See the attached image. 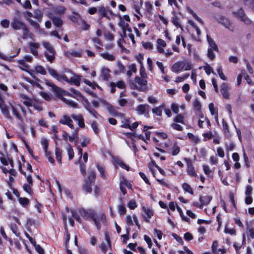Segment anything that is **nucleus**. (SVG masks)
I'll return each mask as SVG.
<instances>
[{
  "label": "nucleus",
  "mask_w": 254,
  "mask_h": 254,
  "mask_svg": "<svg viewBox=\"0 0 254 254\" xmlns=\"http://www.w3.org/2000/svg\"><path fill=\"white\" fill-rule=\"evenodd\" d=\"M46 84L51 88V90L54 92L56 96L59 97H61L63 95H68L70 97L76 98L78 100H84L86 102H87V100L84 98L79 91L76 90L73 88H71L70 89L71 93H69L49 81H46Z\"/></svg>",
  "instance_id": "1"
},
{
  "label": "nucleus",
  "mask_w": 254,
  "mask_h": 254,
  "mask_svg": "<svg viewBox=\"0 0 254 254\" xmlns=\"http://www.w3.org/2000/svg\"><path fill=\"white\" fill-rule=\"evenodd\" d=\"M11 27L14 30H22L23 39H25L31 37L32 34L30 33L25 24L18 18H14L10 24Z\"/></svg>",
  "instance_id": "2"
},
{
  "label": "nucleus",
  "mask_w": 254,
  "mask_h": 254,
  "mask_svg": "<svg viewBox=\"0 0 254 254\" xmlns=\"http://www.w3.org/2000/svg\"><path fill=\"white\" fill-rule=\"evenodd\" d=\"M43 46L45 48L44 55L46 59L51 63H53L55 58L56 51L52 45L48 41H43Z\"/></svg>",
  "instance_id": "3"
},
{
  "label": "nucleus",
  "mask_w": 254,
  "mask_h": 254,
  "mask_svg": "<svg viewBox=\"0 0 254 254\" xmlns=\"http://www.w3.org/2000/svg\"><path fill=\"white\" fill-rule=\"evenodd\" d=\"M92 220L98 230H100L101 226V224H104L106 222L105 215L104 213H100L98 214H94L92 218Z\"/></svg>",
  "instance_id": "4"
},
{
  "label": "nucleus",
  "mask_w": 254,
  "mask_h": 254,
  "mask_svg": "<svg viewBox=\"0 0 254 254\" xmlns=\"http://www.w3.org/2000/svg\"><path fill=\"white\" fill-rule=\"evenodd\" d=\"M149 108L150 106L148 104H140L136 107V111L138 115H144L145 117L148 118Z\"/></svg>",
  "instance_id": "5"
},
{
  "label": "nucleus",
  "mask_w": 254,
  "mask_h": 254,
  "mask_svg": "<svg viewBox=\"0 0 254 254\" xmlns=\"http://www.w3.org/2000/svg\"><path fill=\"white\" fill-rule=\"evenodd\" d=\"M19 98L21 102L27 107H32L33 105V102L35 101V99L30 98L23 93L19 94Z\"/></svg>",
  "instance_id": "6"
},
{
  "label": "nucleus",
  "mask_w": 254,
  "mask_h": 254,
  "mask_svg": "<svg viewBox=\"0 0 254 254\" xmlns=\"http://www.w3.org/2000/svg\"><path fill=\"white\" fill-rule=\"evenodd\" d=\"M59 123L66 125L71 129H74L73 122L70 117L66 115H63L59 120Z\"/></svg>",
  "instance_id": "7"
},
{
  "label": "nucleus",
  "mask_w": 254,
  "mask_h": 254,
  "mask_svg": "<svg viewBox=\"0 0 254 254\" xmlns=\"http://www.w3.org/2000/svg\"><path fill=\"white\" fill-rule=\"evenodd\" d=\"M145 78H140L138 76L135 77L134 79L135 82L138 84V90L145 91L147 90V81Z\"/></svg>",
  "instance_id": "8"
},
{
  "label": "nucleus",
  "mask_w": 254,
  "mask_h": 254,
  "mask_svg": "<svg viewBox=\"0 0 254 254\" xmlns=\"http://www.w3.org/2000/svg\"><path fill=\"white\" fill-rule=\"evenodd\" d=\"M71 74H72V76L70 77V78H68L66 76V79H63V80L65 81V82L71 85H75L78 86H79L80 76L74 74L72 72H71Z\"/></svg>",
  "instance_id": "9"
},
{
  "label": "nucleus",
  "mask_w": 254,
  "mask_h": 254,
  "mask_svg": "<svg viewBox=\"0 0 254 254\" xmlns=\"http://www.w3.org/2000/svg\"><path fill=\"white\" fill-rule=\"evenodd\" d=\"M80 215L85 220L92 219L95 214L93 210L91 209L85 210L84 209H79Z\"/></svg>",
  "instance_id": "10"
},
{
  "label": "nucleus",
  "mask_w": 254,
  "mask_h": 254,
  "mask_svg": "<svg viewBox=\"0 0 254 254\" xmlns=\"http://www.w3.org/2000/svg\"><path fill=\"white\" fill-rule=\"evenodd\" d=\"M230 86L226 83H223L220 86V91L222 96L225 99H229L230 95L229 92Z\"/></svg>",
  "instance_id": "11"
},
{
  "label": "nucleus",
  "mask_w": 254,
  "mask_h": 254,
  "mask_svg": "<svg viewBox=\"0 0 254 254\" xmlns=\"http://www.w3.org/2000/svg\"><path fill=\"white\" fill-rule=\"evenodd\" d=\"M48 16L52 20L54 24L57 27H61L63 25V20L59 17L54 15L53 12H49Z\"/></svg>",
  "instance_id": "12"
},
{
  "label": "nucleus",
  "mask_w": 254,
  "mask_h": 254,
  "mask_svg": "<svg viewBox=\"0 0 254 254\" xmlns=\"http://www.w3.org/2000/svg\"><path fill=\"white\" fill-rule=\"evenodd\" d=\"M48 71L52 77L59 81H62L63 79H66L65 75L58 74L57 71L53 68L48 67Z\"/></svg>",
  "instance_id": "13"
},
{
  "label": "nucleus",
  "mask_w": 254,
  "mask_h": 254,
  "mask_svg": "<svg viewBox=\"0 0 254 254\" xmlns=\"http://www.w3.org/2000/svg\"><path fill=\"white\" fill-rule=\"evenodd\" d=\"M28 46L30 48V53L35 56H38V50L40 47V44L35 42H29Z\"/></svg>",
  "instance_id": "14"
},
{
  "label": "nucleus",
  "mask_w": 254,
  "mask_h": 254,
  "mask_svg": "<svg viewBox=\"0 0 254 254\" xmlns=\"http://www.w3.org/2000/svg\"><path fill=\"white\" fill-rule=\"evenodd\" d=\"M185 63L183 62L175 63L171 67V70L175 73H179L184 68Z\"/></svg>",
  "instance_id": "15"
},
{
  "label": "nucleus",
  "mask_w": 254,
  "mask_h": 254,
  "mask_svg": "<svg viewBox=\"0 0 254 254\" xmlns=\"http://www.w3.org/2000/svg\"><path fill=\"white\" fill-rule=\"evenodd\" d=\"M9 105L12 109L13 114L15 116V117H16L17 119L21 121L22 117L21 116V115H20V114L18 112V108L21 109L22 110H23V108L20 104H17L15 106H14L11 104H9Z\"/></svg>",
  "instance_id": "16"
},
{
  "label": "nucleus",
  "mask_w": 254,
  "mask_h": 254,
  "mask_svg": "<svg viewBox=\"0 0 254 254\" xmlns=\"http://www.w3.org/2000/svg\"><path fill=\"white\" fill-rule=\"evenodd\" d=\"M71 117L75 122H77L79 127L83 128L85 127L84 119L81 115L72 114Z\"/></svg>",
  "instance_id": "17"
},
{
  "label": "nucleus",
  "mask_w": 254,
  "mask_h": 254,
  "mask_svg": "<svg viewBox=\"0 0 254 254\" xmlns=\"http://www.w3.org/2000/svg\"><path fill=\"white\" fill-rule=\"evenodd\" d=\"M111 70L107 67H102L101 69L100 76L105 81H108L110 77Z\"/></svg>",
  "instance_id": "18"
},
{
  "label": "nucleus",
  "mask_w": 254,
  "mask_h": 254,
  "mask_svg": "<svg viewBox=\"0 0 254 254\" xmlns=\"http://www.w3.org/2000/svg\"><path fill=\"white\" fill-rule=\"evenodd\" d=\"M143 213L142 215L146 221H148L149 219L153 215V212L149 208L143 206L142 207Z\"/></svg>",
  "instance_id": "19"
},
{
  "label": "nucleus",
  "mask_w": 254,
  "mask_h": 254,
  "mask_svg": "<svg viewBox=\"0 0 254 254\" xmlns=\"http://www.w3.org/2000/svg\"><path fill=\"white\" fill-rule=\"evenodd\" d=\"M105 237L107 241L106 243H103L101 244L100 246L102 252L104 254H106L108 248L111 247V242L110 240V238L107 234H105Z\"/></svg>",
  "instance_id": "20"
},
{
  "label": "nucleus",
  "mask_w": 254,
  "mask_h": 254,
  "mask_svg": "<svg viewBox=\"0 0 254 254\" xmlns=\"http://www.w3.org/2000/svg\"><path fill=\"white\" fill-rule=\"evenodd\" d=\"M65 8L63 6H57L53 7L50 12H53L54 15H62L65 11Z\"/></svg>",
  "instance_id": "21"
},
{
  "label": "nucleus",
  "mask_w": 254,
  "mask_h": 254,
  "mask_svg": "<svg viewBox=\"0 0 254 254\" xmlns=\"http://www.w3.org/2000/svg\"><path fill=\"white\" fill-rule=\"evenodd\" d=\"M237 14L238 17L240 18V19L244 23L247 24H249L251 23V20L245 16L243 10L240 9Z\"/></svg>",
  "instance_id": "22"
},
{
  "label": "nucleus",
  "mask_w": 254,
  "mask_h": 254,
  "mask_svg": "<svg viewBox=\"0 0 254 254\" xmlns=\"http://www.w3.org/2000/svg\"><path fill=\"white\" fill-rule=\"evenodd\" d=\"M207 40L209 44V47L208 49H213L214 51H218V48L215 42L208 35H207Z\"/></svg>",
  "instance_id": "23"
},
{
  "label": "nucleus",
  "mask_w": 254,
  "mask_h": 254,
  "mask_svg": "<svg viewBox=\"0 0 254 254\" xmlns=\"http://www.w3.org/2000/svg\"><path fill=\"white\" fill-rule=\"evenodd\" d=\"M220 22L226 28H227V29H229L230 30H232V31L233 30V26L232 25L231 22L227 18H225L224 17H222L221 18V21H220Z\"/></svg>",
  "instance_id": "24"
},
{
  "label": "nucleus",
  "mask_w": 254,
  "mask_h": 254,
  "mask_svg": "<svg viewBox=\"0 0 254 254\" xmlns=\"http://www.w3.org/2000/svg\"><path fill=\"white\" fill-rule=\"evenodd\" d=\"M1 112L3 116L8 120H11L12 117H11L9 110L7 106L3 104L1 107H0Z\"/></svg>",
  "instance_id": "25"
},
{
  "label": "nucleus",
  "mask_w": 254,
  "mask_h": 254,
  "mask_svg": "<svg viewBox=\"0 0 254 254\" xmlns=\"http://www.w3.org/2000/svg\"><path fill=\"white\" fill-rule=\"evenodd\" d=\"M100 56L104 59L109 61H114L116 59L115 57L113 55L107 52L101 53Z\"/></svg>",
  "instance_id": "26"
},
{
  "label": "nucleus",
  "mask_w": 254,
  "mask_h": 254,
  "mask_svg": "<svg viewBox=\"0 0 254 254\" xmlns=\"http://www.w3.org/2000/svg\"><path fill=\"white\" fill-rule=\"evenodd\" d=\"M212 199V197L209 195H205L203 196H201L199 198V200L202 204V205H206L209 203L210 201Z\"/></svg>",
  "instance_id": "27"
},
{
  "label": "nucleus",
  "mask_w": 254,
  "mask_h": 254,
  "mask_svg": "<svg viewBox=\"0 0 254 254\" xmlns=\"http://www.w3.org/2000/svg\"><path fill=\"white\" fill-rule=\"evenodd\" d=\"M164 108V105L162 104L159 107L154 108L152 109V113L158 116L162 115V110Z\"/></svg>",
  "instance_id": "28"
},
{
  "label": "nucleus",
  "mask_w": 254,
  "mask_h": 254,
  "mask_svg": "<svg viewBox=\"0 0 254 254\" xmlns=\"http://www.w3.org/2000/svg\"><path fill=\"white\" fill-rule=\"evenodd\" d=\"M97 11L100 14L101 18L107 17V9L103 5H100L97 7Z\"/></svg>",
  "instance_id": "29"
},
{
  "label": "nucleus",
  "mask_w": 254,
  "mask_h": 254,
  "mask_svg": "<svg viewBox=\"0 0 254 254\" xmlns=\"http://www.w3.org/2000/svg\"><path fill=\"white\" fill-rule=\"evenodd\" d=\"M94 183L88 182L87 180H85L84 181V184L83 185V190L87 192L90 193L92 191L91 186Z\"/></svg>",
  "instance_id": "30"
},
{
  "label": "nucleus",
  "mask_w": 254,
  "mask_h": 254,
  "mask_svg": "<svg viewBox=\"0 0 254 254\" xmlns=\"http://www.w3.org/2000/svg\"><path fill=\"white\" fill-rule=\"evenodd\" d=\"M187 173L192 177H196L197 176L195 171L194 168L191 164L188 165Z\"/></svg>",
  "instance_id": "31"
},
{
  "label": "nucleus",
  "mask_w": 254,
  "mask_h": 254,
  "mask_svg": "<svg viewBox=\"0 0 254 254\" xmlns=\"http://www.w3.org/2000/svg\"><path fill=\"white\" fill-rule=\"evenodd\" d=\"M81 53L79 51H72L71 52H66L65 53L64 55L68 58H70V56L75 57H81Z\"/></svg>",
  "instance_id": "32"
},
{
  "label": "nucleus",
  "mask_w": 254,
  "mask_h": 254,
  "mask_svg": "<svg viewBox=\"0 0 254 254\" xmlns=\"http://www.w3.org/2000/svg\"><path fill=\"white\" fill-rule=\"evenodd\" d=\"M43 16V13L41 10L39 9H36L34 11L33 17L34 18L37 19L39 22L42 21V18Z\"/></svg>",
  "instance_id": "33"
},
{
  "label": "nucleus",
  "mask_w": 254,
  "mask_h": 254,
  "mask_svg": "<svg viewBox=\"0 0 254 254\" xmlns=\"http://www.w3.org/2000/svg\"><path fill=\"white\" fill-rule=\"evenodd\" d=\"M209 109L212 115H215V119L216 122L218 121V112L215 111L214 104L211 103L209 104Z\"/></svg>",
  "instance_id": "34"
},
{
  "label": "nucleus",
  "mask_w": 254,
  "mask_h": 254,
  "mask_svg": "<svg viewBox=\"0 0 254 254\" xmlns=\"http://www.w3.org/2000/svg\"><path fill=\"white\" fill-rule=\"evenodd\" d=\"M61 98L62 101L64 102L66 104L74 108H77V104L73 101L62 97V96Z\"/></svg>",
  "instance_id": "35"
},
{
  "label": "nucleus",
  "mask_w": 254,
  "mask_h": 254,
  "mask_svg": "<svg viewBox=\"0 0 254 254\" xmlns=\"http://www.w3.org/2000/svg\"><path fill=\"white\" fill-rule=\"evenodd\" d=\"M129 70H127V74L128 76H131L132 75V72L136 73L137 71V69L136 67V65L134 64H132L129 65L128 67Z\"/></svg>",
  "instance_id": "36"
},
{
  "label": "nucleus",
  "mask_w": 254,
  "mask_h": 254,
  "mask_svg": "<svg viewBox=\"0 0 254 254\" xmlns=\"http://www.w3.org/2000/svg\"><path fill=\"white\" fill-rule=\"evenodd\" d=\"M121 122L122 127L126 128H128V127H130V124L131 123V122L130 121L129 119L124 117L122 118Z\"/></svg>",
  "instance_id": "37"
},
{
  "label": "nucleus",
  "mask_w": 254,
  "mask_h": 254,
  "mask_svg": "<svg viewBox=\"0 0 254 254\" xmlns=\"http://www.w3.org/2000/svg\"><path fill=\"white\" fill-rule=\"evenodd\" d=\"M66 150L69 160H71L74 157V152L70 144H68L66 146Z\"/></svg>",
  "instance_id": "38"
},
{
  "label": "nucleus",
  "mask_w": 254,
  "mask_h": 254,
  "mask_svg": "<svg viewBox=\"0 0 254 254\" xmlns=\"http://www.w3.org/2000/svg\"><path fill=\"white\" fill-rule=\"evenodd\" d=\"M116 164L120 166L123 169H126L127 171H128L129 169V167L126 165L122 160L121 159H117L116 160Z\"/></svg>",
  "instance_id": "39"
},
{
  "label": "nucleus",
  "mask_w": 254,
  "mask_h": 254,
  "mask_svg": "<svg viewBox=\"0 0 254 254\" xmlns=\"http://www.w3.org/2000/svg\"><path fill=\"white\" fill-rule=\"evenodd\" d=\"M182 188L185 191L188 192L191 194L193 193L192 188L188 184L186 183L183 184Z\"/></svg>",
  "instance_id": "40"
},
{
  "label": "nucleus",
  "mask_w": 254,
  "mask_h": 254,
  "mask_svg": "<svg viewBox=\"0 0 254 254\" xmlns=\"http://www.w3.org/2000/svg\"><path fill=\"white\" fill-rule=\"evenodd\" d=\"M95 173L93 171H90L88 173V179H87L88 182H91L92 183H94L95 179Z\"/></svg>",
  "instance_id": "41"
},
{
  "label": "nucleus",
  "mask_w": 254,
  "mask_h": 254,
  "mask_svg": "<svg viewBox=\"0 0 254 254\" xmlns=\"http://www.w3.org/2000/svg\"><path fill=\"white\" fill-rule=\"evenodd\" d=\"M97 168L98 169V171L100 173V176L103 178H105L106 174L104 167L102 166H100V165L97 164Z\"/></svg>",
  "instance_id": "42"
},
{
  "label": "nucleus",
  "mask_w": 254,
  "mask_h": 254,
  "mask_svg": "<svg viewBox=\"0 0 254 254\" xmlns=\"http://www.w3.org/2000/svg\"><path fill=\"white\" fill-rule=\"evenodd\" d=\"M55 153L56 156V159L58 162L60 163H62V151L60 149L56 148L55 150Z\"/></svg>",
  "instance_id": "43"
},
{
  "label": "nucleus",
  "mask_w": 254,
  "mask_h": 254,
  "mask_svg": "<svg viewBox=\"0 0 254 254\" xmlns=\"http://www.w3.org/2000/svg\"><path fill=\"white\" fill-rule=\"evenodd\" d=\"M213 49H208L207 56L210 60H213L215 58V54Z\"/></svg>",
  "instance_id": "44"
},
{
  "label": "nucleus",
  "mask_w": 254,
  "mask_h": 254,
  "mask_svg": "<svg viewBox=\"0 0 254 254\" xmlns=\"http://www.w3.org/2000/svg\"><path fill=\"white\" fill-rule=\"evenodd\" d=\"M35 70L37 73H39L42 75L46 74V71L45 68L41 65H37L35 67Z\"/></svg>",
  "instance_id": "45"
},
{
  "label": "nucleus",
  "mask_w": 254,
  "mask_h": 254,
  "mask_svg": "<svg viewBox=\"0 0 254 254\" xmlns=\"http://www.w3.org/2000/svg\"><path fill=\"white\" fill-rule=\"evenodd\" d=\"M203 69L205 70L206 73L208 75L210 74L211 73H212L215 75L216 74V73L213 70L212 68L207 64L206 65L203 66Z\"/></svg>",
  "instance_id": "46"
},
{
  "label": "nucleus",
  "mask_w": 254,
  "mask_h": 254,
  "mask_svg": "<svg viewBox=\"0 0 254 254\" xmlns=\"http://www.w3.org/2000/svg\"><path fill=\"white\" fill-rule=\"evenodd\" d=\"M92 41H93V42L94 44H96L95 48L99 50V49H101L100 46L102 45V43H101L100 40L99 38H93L92 39Z\"/></svg>",
  "instance_id": "47"
},
{
  "label": "nucleus",
  "mask_w": 254,
  "mask_h": 254,
  "mask_svg": "<svg viewBox=\"0 0 254 254\" xmlns=\"http://www.w3.org/2000/svg\"><path fill=\"white\" fill-rule=\"evenodd\" d=\"M189 73H185L181 76H178L176 78L175 82L176 83L183 82L186 79H187L189 76Z\"/></svg>",
  "instance_id": "48"
},
{
  "label": "nucleus",
  "mask_w": 254,
  "mask_h": 254,
  "mask_svg": "<svg viewBox=\"0 0 254 254\" xmlns=\"http://www.w3.org/2000/svg\"><path fill=\"white\" fill-rule=\"evenodd\" d=\"M19 203L23 206L25 207L29 203V200L26 197H19L18 198Z\"/></svg>",
  "instance_id": "49"
},
{
  "label": "nucleus",
  "mask_w": 254,
  "mask_h": 254,
  "mask_svg": "<svg viewBox=\"0 0 254 254\" xmlns=\"http://www.w3.org/2000/svg\"><path fill=\"white\" fill-rule=\"evenodd\" d=\"M21 168V166L20 165L19 168V171L21 172V173H22L23 174H24L25 175V176L26 178L27 181V182L28 183V184L32 185L33 182H32V179L31 175H26V173L25 172H23L22 171Z\"/></svg>",
  "instance_id": "50"
},
{
  "label": "nucleus",
  "mask_w": 254,
  "mask_h": 254,
  "mask_svg": "<svg viewBox=\"0 0 254 254\" xmlns=\"http://www.w3.org/2000/svg\"><path fill=\"white\" fill-rule=\"evenodd\" d=\"M193 106L195 110L200 111L201 106L199 101L197 99H195L193 102Z\"/></svg>",
  "instance_id": "51"
},
{
  "label": "nucleus",
  "mask_w": 254,
  "mask_h": 254,
  "mask_svg": "<svg viewBox=\"0 0 254 254\" xmlns=\"http://www.w3.org/2000/svg\"><path fill=\"white\" fill-rule=\"evenodd\" d=\"M184 117L181 114H178L174 119L175 123L184 124Z\"/></svg>",
  "instance_id": "52"
},
{
  "label": "nucleus",
  "mask_w": 254,
  "mask_h": 254,
  "mask_svg": "<svg viewBox=\"0 0 254 254\" xmlns=\"http://www.w3.org/2000/svg\"><path fill=\"white\" fill-rule=\"evenodd\" d=\"M29 24L34 27V28L36 30H39L40 29V25L39 24V23L38 22H37L36 21L33 20V19L32 20H29Z\"/></svg>",
  "instance_id": "53"
},
{
  "label": "nucleus",
  "mask_w": 254,
  "mask_h": 254,
  "mask_svg": "<svg viewBox=\"0 0 254 254\" xmlns=\"http://www.w3.org/2000/svg\"><path fill=\"white\" fill-rule=\"evenodd\" d=\"M244 62L245 63V64H246L247 69L248 71H249V72L250 73L252 74L254 72V70H253L252 67L251 66L248 60L246 59H244Z\"/></svg>",
  "instance_id": "54"
},
{
  "label": "nucleus",
  "mask_w": 254,
  "mask_h": 254,
  "mask_svg": "<svg viewBox=\"0 0 254 254\" xmlns=\"http://www.w3.org/2000/svg\"><path fill=\"white\" fill-rule=\"evenodd\" d=\"M32 106L34 108L35 110H37L39 111H41L43 109L42 105L40 103H38L36 99L35 101L33 102V105H32Z\"/></svg>",
  "instance_id": "55"
},
{
  "label": "nucleus",
  "mask_w": 254,
  "mask_h": 254,
  "mask_svg": "<svg viewBox=\"0 0 254 254\" xmlns=\"http://www.w3.org/2000/svg\"><path fill=\"white\" fill-rule=\"evenodd\" d=\"M127 206L131 209H134L137 207V205L134 200H131L128 202Z\"/></svg>",
  "instance_id": "56"
},
{
  "label": "nucleus",
  "mask_w": 254,
  "mask_h": 254,
  "mask_svg": "<svg viewBox=\"0 0 254 254\" xmlns=\"http://www.w3.org/2000/svg\"><path fill=\"white\" fill-rule=\"evenodd\" d=\"M10 228L13 233L17 237H19L20 235V233L18 232L17 229V227L15 224H11L10 226Z\"/></svg>",
  "instance_id": "57"
},
{
  "label": "nucleus",
  "mask_w": 254,
  "mask_h": 254,
  "mask_svg": "<svg viewBox=\"0 0 254 254\" xmlns=\"http://www.w3.org/2000/svg\"><path fill=\"white\" fill-rule=\"evenodd\" d=\"M140 75L143 78H146L147 77V74L145 72V69L143 65H140L139 70Z\"/></svg>",
  "instance_id": "58"
},
{
  "label": "nucleus",
  "mask_w": 254,
  "mask_h": 254,
  "mask_svg": "<svg viewBox=\"0 0 254 254\" xmlns=\"http://www.w3.org/2000/svg\"><path fill=\"white\" fill-rule=\"evenodd\" d=\"M218 246V242L217 241H215L213 242L212 246H211V249L212 251L214 254H217V248Z\"/></svg>",
  "instance_id": "59"
},
{
  "label": "nucleus",
  "mask_w": 254,
  "mask_h": 254,
  "mask_svg": "<svg viewBox=\"0 0 254 254\" xmlns=\"http://www.w3.org/2000/svg\"><path fill=\"white\" fill-rule=\"evenodd\" d=\"M91 127L95 133L97 134L99 132V129L98 128V126L96 122H93L91 124Z\"/></svg>",
  "instance_id": "60"
},
{
  "label": "nucleus",
  "mask_w": 254,
  "mask_h": 254,
  "mask_svg": "<svg viewBox=\"0 0 254 254\" xmlns=\"http://www.w3.org/2000/svg\"><path fill=\"white\" fill-rule=\"evenodd\" d=\"M203 170L204 173L207 175H209L212 173L211 170L207 165H204L203 166Z\"/></svg>",
  "instance_id": "61"
},
{
  "label": "nucleus",
  "mask_w": 254,
  "mask_h": 254,
  "mask_svg": "<svg viewBox=\"0 0 254 254\" xmlns=\"http://www.w3.org/2000/svg\"><path fill=\"white\" fill-rule=\"evenodd\" d=\"M32 186V185H31L30 184H25L23 185V188L26 192H27L29 194H31V193L32 192V190H31Z\"/></svg>",
  "instance_id": "62"
},
{
  "label": "nucleus",
  "mask_w": 254,
  "mask_h": 254,
  "mask_svg": "<svg viewBox=\"0 0 254 254\" xmlns=\"http://www.w3.org/2000/svg\"><path fill=\"white\" fill-rule=\"evenodd\" d=\"M41 145L43 146L44 150L48 149V141L46 138H42L41 140Z\"/></svg>",
  "instance_id": "63"
},
{
  "label": "nucleus",
  "mask_w": 254,
  "mask_h": 254,
  "mask_svg": "<svg viewBox=\"0 0 254 254\" xmlns=\"http://www.w3.org/2000/svg\"><path fill=\"white\" fill-rule=\"evenodd\" d=\"M35 248L36 251L39 254H44V252L43 249L39 245H36V243L35 242V245H33Z\"/></svg>",
  "instance_id": "64"
}]
</instances>
